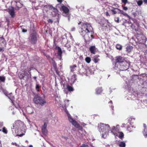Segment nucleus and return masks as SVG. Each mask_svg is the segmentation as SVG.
<instances>
[{
  "instance_id": "obj_49",
  "label": "nucleus",
  "mask_w": 147,
  "mask_h": 147,
  "mask_svg": "<svg viewBox=\"0 0 147 147\" xmlns=\"http://www.w3.org/2000/svg\"><path fill=\"white\" fill-rule=\"evenodd\" d=\"M106 15L107 16H110V15H109V14L108 12H106Z\"/></svg>"
},
{
  "instance_id": "obj_6",
  "label": "nucleus",
  "mask_w": 147,
  "mask_h": 147,
  "mask_svg": "<svg viewBox=\"0 0 147 147\" xmlns=\"http://www.w3.org/2000/svg\"><path fill=\"white\" fill-rule=\"evenodd\" d=\"M130 65L129 62L126 61L121 64L119 67L120 71H123L127 70Z\"/></svg>"
},
{
  "instance_id": "obj_64",
  "label": "nucleus",
  "mask_w": 147,
  "mask_h": 147,
  "mask_svg": "<svg viewBox=\"0 0 147 147\" xmlns=\"http://www.w3.org/2000/svg\"><path fill=\"white\" fill-rule=\"evenodd\" d=\"M1 129H0V131H1Z\"/></svg>"
},
{
  "instance_id": "obj_19",
  "label": "nucleus",
  "mask_w": 147,
  "mask_h": 147,
  "mask_svg": "<svg viewBox=\"0 0 147 147\" xmlns=\"http://www.w3.org/2000/svg\"><path fill=\"white\" fill-rule=\"evenodd\" d=\"M114 9H116L119 11V12L118 13H120L123 15L124 16H126L127 15V14L126 13H125V12H124L123 11L119 9L118 8H114Z\"/></svg>"
},
{
  "instance_id": "obj_58",
  "label": "nucleus",
  "mask_w": 147,
  "mask_h": 147,
  "mask_svg": "<svg viewBox=\"0 0 147 147\" xmlns=\"http://www.w3.org/2000/svg\"><path fill=\"white\" fill-rule=\"evenodd\" d=\"M65 139L66 140H67V137H65Z\"/></svg>"
},
{
  "instance_id": "obj_47",
  "label": "nucleus",
  "mask_w": 147,
  "mask_h": 147,
  "mask_svg": "<svg viewBox=\"0 0 147 147\" xmlns=\"http://www.w3.org/2000/svg\"><path fill=\"white\" fill-rule=\"evenodd\" d=\"M57 1L60 3H61L63 1V0H57Z\"/></svg>"
},
{
  "instance_id": "obj_38",
  "label": "nucleus",
  "mask_w": 147,
  "mask_h": 147,
  "mask_svg": "<svg viewBox=\"0 0 147 147\" xmlns=\"http://www.w3.org/2000/svg\"><path fill=\"white\" fill-rule=\"evenodd\" d=\"M52 10H53V11H54V12H55V13L57 12L58 11L57 9V8H55V9H53Z\"/></svg>"
},
{
  "instance_id": "obj_57",
  "label": "nucleus",
  "mask_w": 147,
  "mask_h": 147,
  "mask_svg": "<svg viewBox=\"0 0 147 147\" xmlns=\"http://www.w3.org/2000/svg\"><path fill=\"white\" fill-rule=\"evenodd\" d=\"M109 103H112V101H110V102H109Z\"/></svg>"
},
{
  "instance_id": "obj_63",
  "label": "nucleus",
  "mask_w": 147,
  "mask_h": 147,
  "mask_svg": "<svg viewBox=\"0 0 147 147\" xmlns=\"http://www.w3.org/2000/svg\"><path fill=\"white\" fill-rule=\"evenodd\" d=\"M30 113V114H31V113Z\"/></svg>"
},
{
  "instance_id": "obj_3",
  "label": "nucleus",
  "mask_w": 147,
  "mask_h": 147,
  "mask_svg": "<svg viewBox=\"0 0 147 147\" xmlns=\"http://www.w3.org/2000/svg\"><path fill=\"white\" fill-rule=\"evenodd\" d=\"M68 117V119L69 121L74 125L76 128H78V130H82L83 129L82 127L80 126L78 123L74 119L71 117V116L68 113H67Z\"/></svg>"
},
{
  "instance_id": "obj_54",
  "label": "nucleus",
  "mask_w": 147,
  "mask_h": 147,
  "mask_svg": "<svg viewBox=\"0 0 147 147\" xmlns=\"http://www.w3.org/2000/svg\"><path fill=\"white\" fill-rule=\"evenodd\" d=\"M29 147H33L32 145H30Z\"/></svg>"
},
{
  "instance_id": "obj_59",
  "label": "nucleus",
  "mask_w": 147,
  "mask_h": 147,
  "mask_svg": "<svg viewBox=\"0 0 147 147\" xmlns=\"http://www.w3.org/2000/svg\"><path fill=\"white\" fill-rule=\"evenodd\" d=\"M1 38L3 39H4V38L3 37H1Z\"/></svg>"
},
{
  "instance_id": "obj_56",
  "label": "nucleus",
  "mask_w": 147,
  "mask_h": 147,
  "mask_svg": "<svg viewBox=\"0 0 147 147\" xmlns=\"http://www.w3.org/2000/svg\"><path fill=\"white\" fill-rule=\"evenodd\" d=\"M81 22H79V23H78V25H80V24H81Z\"/></svg>"
},
{
  "instance_id": "obj_32",
  "label": "nucleus",
  "mask_w": 147,
  "mask_h": 147,
  "mask_svg": "<svg viewBox=\"0 0 147 147\" xmlns=\"http://www.w3.org/2000/svg\"><path fill=\"white\" fill-rule=\"evenodd\" d=\"M27 74H28V73L26 71H24V76L22 75V77H20V79H22L24 78V76L26 75Z\"/></svg>"
},
{
  "instance_id": "obj_60",
  "label": "nucleus",
  "mask_w": 147,
  "mask_h": 147,
  "mask_svg": "<svg viewBox=\"0 0 147 147\" xmlns=\"http://www.w3.org/2000/svg\"><path fill=\"white\" fill-rule=\"evenodd\" d=\"M127 130H128V131H129V132H130V131L129 129H127Z\"/></svg>"
},
{
  "instance_id": "obj_25",
  "label": "nucleus",
  "mask_w": 147,
  "mask_h": 147,
  "mask_svg": "<svg viewBox=\"0 0 147 147\" xmlns=\"http://www.w3.org/2000/svg\"><path fill=\"white\" fill-rule=\"evenodd\" d=\"M85 61L88 63H89L91 61V58L89 57H86L85 59Z\"/></svg>"
},
{
  "instance_id": "obj_52",
  "label": "nucleus",
  "mask_w": 147,
  "mask_h": 147,
  "mask_svg": "<svg viewBox=\"0 0 147 147\" xmlns=\"http://www.w3.org/2000/svg\"><path fill=\"white\" fill-rule=\"evenodd\" d=\"M2 42L5 45V42H4V41H3Z\"/></svg>"
},
{
  "instance_id": "obj_11",
  "label": "nucleus",
  "mask_w": 147,
  "mask_h": 147,
  "mask_svg": "<svg viewBox=\"0 0 147 147\" xmlns=\"http://www.w3.org/2000/svg\"><path fill=\"white\" fill-rule=\"evenodd\" d=\"M47 124L46 123H44V125L42 127V131L43 134L46 135L47 133Z\"/></svg>"
},
{
  "instance_id": "obj_44",
  "label": "nucleus",
  "mask_w": 147,
  "mask_h": 147,
  "mask_svg": "<svg viewBox=\"0 0 147 147\" xmlns=\"http://www.w3.org/2000/svg\"><path fill=\"white\" fill-rule=\"evenodd\" d=\"M31 70H32V68H29L28 69V73L29 74H31L30 71H31Z\"/></svg>"
},
{
  "instance_id": "obj_27",
  "label": "nucleus",
  "mask_w": 147,
  "mask_h": 147,
  "mask_svg": "<svg viewBox=\"0 0 147 147\" xmlns=\"http://www.w3.org/2000/svg\"><path fill=\"white\" fill-rule=\"evenodd\" d=\"M41 86L38 84H37L36 86V89L37 92H39V89L40 88Z\"/></svg>"
},
{
  "instance_id": "obj_26",
  "label": "nucleus",
  "mask_w": 147,
  "mask_h": 147,
  "mask_svg": "<svg viewBox=\"0 0 147 147\" xmlns=\"http://www.w3.org/2000/svg\"><path fill=\"white\" fill-rule=\"evenodd\" d=\"M114 8H115L112 7V9H111L110 10L112 12L113 14H116L117 13V11L115 10L117 9H114Z\"/></svg>"
},
{
  "instance_id": "obj_24",
  "label": "nucleus",
  "mask_w": 147,
  "mask_h": 147,
  "mask_svg": "<svg viewBox=\"0 0 147 147\" xmlns=\"http://www.w3.org/2000/svg\"><path fill=\"white\" fill-rule=\"evenodd\" d=\"M116 48L117 49L121 50L122 49V47L120 45L117 44L116 45Z\"/></svg>"
},
{
  "instance_id": "obj_9",
  "label": "nucleus",
  "mask_w": 147,
  "mask_h": 147,
  "mask_svg": "<svg viewBox=\"0 0 147 147\" xmlns=\"http://www.w3.org/2000/svg\"><path fill=\"white\" fill-rule=\"evenodd\" d=\"M61 8L63 12L66 15L65 16H68L69 11V9L64 5L62 6Z\"/></svg>"
},
{
  "instance_id": "obj_53",
  "label": "nucleus",
  "mask_w": 147,
  "mask_h": 147,
  "mask_svg": "<svg viewBox=\"0 0 147 147\" xmlns=\"http://www.w3.org/2000/svg\"><path fill=\"white\" fill-rule=\"evenodd\" d=\"M9 98L10 99V100H11V101L13 103V101L11 100V98H9Z\"/></svg>"
},
{
  "instance_id": "obj_22",
  "label": "nucleus",
  "mask_w": 147,
  "mask_h": 147,
  "mask_svg": "<svg viewBox=\"0 0 147 147\" xmlns=\"http://www.w3.org/2000/svg\"><path fill=\"white\" fill-rule=\"evenodd\" d=\"M76 67V65H73L70 67L71 71L72 72H73L74 70V69H75Z\"/></svg>"
},
{
  "instance_id": "obj_16",
  "label": "nucleus",
  "mask_w": 147,
  "mask_h": 147,
  "mask_svg": "<svg viewBox=\"0 0 147 147\" xmlns=\"http://www.w3.org/2000/svg\"><path fill=\"white\" fill-rule=\"evenodd\" d=\"M9 13L11 16V18H13L14 17L15 13L14 12V10L13 8L10 10L9 11Z\"/></svg>"
},
{
  "instance_id": "obj_61",
  "label": "nucleus",
  "mask_w": 147,
  "mask_h": 147,
  "mask_svg": "<svg viewBox=\"0 0 147 147\" xmlns=\"http://www.w3.org/2000/svg\"><path fill=\"white\" fill-rule=\"evenodd\" d=\"M103 134H103H103H102V136H103Z\"/></svg>"
},
{
  "instance_id": "obj_41",
  "label": "nucleus",
  "mask_w": 147,
  "mask_h": 147,
  "mask_svg": "<svg viewBox=\"0 0 147 147\" xmlns=\"http://www.w3.org/2000/svg\"><path fill=\"white\" fill-rule=\"evenodd\" d=\"M123 8L124 10H125V11L127 10L128 9V8H127V7H125V6L123 7Z\"/></svg>"
},
{
  "instance_id": "obj_62",
  "label": "nucleus",
  "mask_w": 147,
  "mask_h": 147,
  "mask_svg": "<svg viewBox=\"0 0 147 147\" xmlns=\"http://www.w3.org/2000/svg\"><path fill=\"white\" fill-rule=\"evenodd\" d=\"M137 4H138V1H137Z\"/></svg>"
},
{
  "instance_id": "obj_1",
  "label": "nucleus",
  "mask_w": 147,
  "mask_h": 147,
  "mask_svg": "<svg viewBox=\"0 0 147 147\" xmlns=\"http://www.w3.org/2000/svg\"><path fill=\"white\" fill-rule=\"evenodd\" d=\"M91 28H92V27L89 24L83 23L82 25L80 33L81 35L84 36L86 42H90L91 40L88 35V33L90 32V30Z\"/></svg>"
},
{
  "instance_id": "obj_30",
  "label": "nucleus",
  "mask_w": 147,
  "mask_h": 147,
  "mask_svg": "<svg viewBox=\"0 0 147 147\" xmlns=\"http://www.w3.org/2000/svg\"><path fill=\"white\" fill-rule=\"evenodd\" d=\"M65 47H66L67 48V49L69 51L71 50V46L68 44H66L65 45Z\"/></svg>"
},
{
  "instance_id": "obj_50",
  "label": "nucleus",
  "mask_w": 147,
  "mask_h": 147,
  "mask_svg": "<svg viewBox=\"0 0 147 147\" xmlns=\"http://www.w3.org/2000/svg\"><path fill=\"white\" fill-rule=\"evenodd\" d=\"M33 78L35 80V81H37V77L36 76H34L33 77Z\"/></svg>"
},
{
  "instance_id": "obj_10",
  "label": "nucleus",
  "mask_w": 147,
  "mask_h": 147,
  "mask_svg": "<svg viewBox=\"0 0 147 147\" xmlns=\"http://www.w3.org/2000/svg\"><path fill=\"white\" fill-rule=\"evenodd\" d=\"M140 38H139V43H140L144 44L146 41V38L142 34L140 35Z\"/></svg>"
},
{
  "instance_id": "obj_35",
  "label": "nucleus",
  "mask_w": 147,
  "mask_h": 147,
  "mask_svg": "<svg viewBox=\"0 0 147 147\" xmlns=\"http://www.w3.org/2000/svg\"><path fill=\"white\" fill-rule=\"evenodd\" d=\"M121 1L125 4H126L127 2V0H121Z\"/></svg>"
},
{
  "instance_id": "obj_45",
  "label": "nucleus",
  "mask_w": 147,
  "mask_h": 147,
  "mask_svg": "<svg viewBox=\"0 0 147 147\" xmlns=\"http://www.w3.org/2000/svg\"><path fill=\"white\" fill-rule=\"evenodd\" d=\"M87 146L85 144H83L80 147H85Z\"/></svg>"
},
{
  "instance_id": "obj_14",
  "label": "nucleus",
  "mask_w": 147,
  "mask_h": 147,
  "mask_svg": "<svg viewBox=\"0 0 147 147\" xmlns=\"http://www.w3.org/2000/svg\"><path fill=\"white\" fill-rule=\"evenodd\" d=\"M96 94H100L103 91L102 87H99L96 88L95 90Z\"/></svg>"
},
{
  "instance_id": "obj_46",
  "label": "nucleus",
  "mask_w": 147,
  "mask_h": 147,
  "mask_svg": "<svg viewBox=\"0 0 147 147\" xmlns=\"http://www.w3.org/2000/svg\"><path fill=\"white\" fill-rule=\"evenodd\" d=\"M22 31L24 32H27V30L25 29H22Z\"/></svg>"
},
{
  "instance_id": "obj_23",
  "label": "nucleus",
  "mask_w": 147,
  "mask_h": 147,
  "mask_svg": "<svg viewBox=\"0 0 147 147\" xmlns=\"http://www.w3.org/2000/svg\"><path fill=\"white\" fill-rule=\"evenodd\" d=\"M119 146L120 147H125V142H120L119 145Z\"/></svg>"
},
{
  "instance_id": "obj_42",
  "label": "nucleus",
  "mask_w": 147,
  "mask_h": 147,
  "mask_svg": "<svg viewBox=\"0 0 147 147\" xmlns=\"http://www.w3.org/2000/svg\"><path fill=\"white\" fill-rule=\"evenodd\" d=\"M55 71H56V72L57 74V75H59V71H58V70H57V69H55Z\"/></svg>"
},
{
  "instance_id": "obj_34",
  "label": "nucleus",
  "mask_w": 147,
  "mask_h": 147,
  "mask_svg": "<svg viewBox=\"0 0 147 147\" xmlns=\"http://www.w3.org/2000/svg\"><path fill=\"white\" fill-rule=\"evenodd\" d=\"M49 10H52L53 9H55V7L51 5H50L49 6Z\"/></svg>"
},
{
  "instance_id": "obj_5",
  "label": "nucleus",
  "mask_w": 147,
  "mask_h": 147,
  "mask_svg": "<svg viewBox=\"0 0 147 147\" xmlns=\"http://www.w3.org/2000/svg\"><path fill=\"white\" fill-rule=\"evenodd\" d=\"M29 40L31 44L33 45L36 44L37 40L36 33L34 32H33L30 35L29 37Z\"/></svg>"
},
{
  "instance_id": "obj_36",
  "label": "nucleus",
  "mask_w": 147,
  "mask_h": 147,
  "mask_svg": "<svg viewBox=\"0 0 147 147\" xmlns=\"http://www.w3.org/2000/svg\"><path fill=\"white\" fill-rule=\"evenodd\" d=\"M47 21L49 23H51V24H52L53 23V20L51 19H49Z\"/></svg>"
},
{
  "instance_id": "obj_8",
  "label": "nucleus",
  "mask_w": 147,
  "mask_h": 147,
  "mask_svg": "<svg viewBox=\"0 0 147 147\" xmlns=\"http://www.w3.org/2000/svg\"><path fill=\"white\" fill-rule=\"evenodd\" d=\"M115 61L116 63H120L121 64L122 63L125 61V58L120 56H118L115 57Z\"/></svg>"
},
{
  "instance_id": "obj_7",
  "label": "nucleus",
  "mask_w": 147,
  "mask_h": 147,
  "mask_svg": "<svg viewBox=\"0 0 147 147\" xmlns=\"http://www.w3.org/2000/svg\"><path fill=\"white\" fill-rule=\"evenodd\" d=\"M117 125L116 127L115 126H113L111 129V131L112 133L115 136H117L118 133H119V129L117 127Z\"/></svg>"
},
{
  "instance_id": "obj_20",
  "label": "nucleus",
  "mask_w": 147,
  "mask_h": 147,
  "mask_svg": "<svg viewBox=\"0 0 147 147\" xmlns=\"http://www.w3.org/2000/svg\"><path fill=\"white\" fill-rule=\"evenodd\" d=\"M67 88L69 92L73 91L74 90V89L73 87L69 85L67 86Z\"/></svg>"
},
{
  "instance_id": "obj_12",
  "label": "nucleus",
  "mask_w": 147,
  "mask_h": 147,
  "mask_svg": "<svg viewBox=\"0 0 147 147\" xmlns=\"http://www.w3.org/2000/svg\"><path fill=\"white\" fill-rule=\"evenodd\" d=\"M56 49L57 50V55L58 56H59L61 59L62 57V52L61 50V49L59 47H56Z\"/></svg>"
},
{
  "instance_id": "obj_29",
  "label": "nucleus",
  "mask_w": 147,
  "mask_h": 147,
  "mask_svg": "<svg viewBox=\"0 0 147 147\" xmlns=\"http://www.w3.org/2000/svg\"><path fill=\"white\" fill-rule=\"evenodd\" d=\"M2 131L3 133L5 134H7V131L6 127H5L3 128Z\"/></svg>"
},
{
  "instance_id": "obj_17",
  "label": "nucleus",
  "mask_w": 147,
  "mask_h": 147,
  "mask_svg": "<svg viewBox=\"0 0 147 147\" xmlns=\"http://www.w3.org/2000/svg\"><path fill=\"white\" fill-rule=\"evenodd\" d=\"M99 57V56L98 55H96L94 56L93 59V61L94 62L96 63L98 62V61L100 60L98 58Z\"/></svg>"
},
{
  "instance_id": "obj_2",
  "label": "nucleus",
  "mask_w": 147,
  "mask_h": 147,
  "mask_svg": "<svg viewBox=\"0 0 147 147\" xmlns=\"http://www.w3.org/2000/svg\"><path fill=\"white\" fill-rule=\"evenodd\" d=\"M98 127L99 131L104 132V134H105L107 131H109L110 129L109 125L101 123L98 125Z\"/></svg>"
},
{
  "instance_id": "obj_37",
  "label": "nucleus",
  "mask_w": 147,
  "mask_h": 147,
  "mask_svg": "<svg viewBox=\"0 0 147 147\" xmlns=\"http://www.w3.org/2000/svg\"><path fill=\"white\" fill-rule=\"evenodd\" d=\"M11 144L13 145H15L17 147H18L19 146V145H18L15 142L14 143L12 142L11 143Z\"/></svg>"
},
{
  "instance_id": "obj_40",
  "label": "nucleus",
  "mask_w": 147,
  "mask_h": 147,
  "mask_svg": "<svg viewBox=\"0 0 147 147\" xmlns=\"http://www.w3.org/2000/svg\"><path fill=\"white\" fill-rule=\"evenodd\" d=\"M4 51V47H0V52H3Z\"/></svg>"
},
{
  "instance_id": "obj_13",
  "label": "nucleus",
  "mask_w": 147,
  "mask_h": 147,
  "mask_svg": "<svg viewBox=\"0 0 147 147\" xmlns=\"http://www.w3.org/2000/svg\"><path fill=\"white\" fill-rule=\"evenodd\" d=\"M89 50L91 53L95 54L96 52V48L95 46H91L89 48Z\"/></svg>"
},
{
  "instance_id": "obj_51",
  "label": "nucleus",
  "mask_w": 147,
  "mask_h": 147,
  "mask_svg": "<svg viewBox=\"0 0 147 147\" xmlns=\"http://www.w3.org/2000/svg\"><path fill=\"white\" fill-rule=\"evenodd\" d=\"M91 37H92V38H90V39H91V40H90V41H91V40H92V38H93V35H91Z\"/></svg>"
},
{
  "instance_id": "obj_18",
  "label": "nucleus",
  "mask_w": 147,
  "mask_h": 147,
  "mask_svg": "<svg viewBox=\"0 0 147 147\" xmlns=\"http://www.w3.org/2000/svg\"><path fill=\"white\" fill-rule=\"evenodd\" d=\"M143 125L144 127L143 131L144 135L145 138H146L147 137V130L146 129V126L145 124H144Z\"/></svg>"
},
{
  "instance_id": "obj_31",
  "label": "nucleus",
  "mask_w": 147,
  "mask_h": 147,
  "mask_svg": "<svg viewBox=\"0 0 147 147\" xmlns=\"http://www.w3.org/2000/svg\"><path fill=\"white\" fill-rule=\"evenodd\" d=\"M6 20V22H7V25L8 26H9V20L8 18H5Z\"/></svg>"
},
{
  "instance_id": "obj_39",
  "label": "nucleus",
  "mask_w": 147,
  "mask_h": 147,
  "mask_svg": "<svg viewBox=\"0 0 147 147\" xmlns=\"http://www.w3.org/2000/svg\"><path fill=\"white\" fill-rule=\"evenodd\" d=\"M138 5H141L142 3V1H138Z\"/></svg>"
},
{
  "instance_id": "obj_48",
  "label": "nucleus",
  "mask_w": 147,
  "mask_h": 147,
  "mask_svg": "<svg viewBox=\"0 0 147 147\" xmlns=\"http://www.w3.org/2000/svg\"><path fill=\"white\" fill-rule=\"evenodd\" d=\"M145 4H147V0H143Z\"/></svg>"
},
{
  "instance_id": "obj_43",
  "label": "nucleus",
  "mask_w": 147,
  "mask_h": 147,
  "mask_svg": "<svg viewBox=\"0 0 147 147\" xmlns=\"http://www.w3.org/2000/svg\"><path fill=\"white\" fill-rule=\"evenodd\" d=\"M24 135V134L23 133V134H17V136H18L19 137H22V136H23Z\"/></svg>"
},
{
  "instance_id": "obj_55",
  "label": "nucleus",
  "mask_w": 147,
  "mask_h": 147,
  "mask_svg": "<svg viewBox=\"0 0 147 147\" xmlns=\"http://www.w3.org/2000/svg\"><path fill=\"white\" fill-rule=\"evenodd\" d=\"M75 29V28H72V31H74V30Z\"/></svg>"
},
{
  "instance_id": "obj_15",
  "label": "nucleus",
  "mask_w": 147,
  "mask_h": 147,
  "mask_svg": "<svg viewBox=\"0 0 147 147\" xmlns=\"http://www.w3.org/2000/svg\"><path fill=\"white\" fill-rule=\"evenodd\" d=\"M126 51L128 53H129L133 49V47L132 46L127 45L126 47Z\"/></svg>"
},
{
  "instance_id": "obj_21",
  "label": "nucleus",
  "mask_w": 147,
  "mask_h": 147,
  "mask_svg": "<svg viewBox=\"0 0 147 147\" xmlns=\"http://www.w3.org/2000/svg\"><path fill=\"white\" fill-rule=\"evenodd\" d=\"M119 135L118 137L120 139H122L124 137V134L122 132H119Z\"/></svg>"
},
{
  "instance_id": "obj_33",
  "label": "nucleus",
  "mask_w": 147,
  "mask_h": 147,
  "mask_svg": "<svg viewBox=\"0 0 147 147\" xmlns=\"http://www.w3.org/2000/svg\"><path fill=\"white\" fill-rule=\"evenodd\" d=\"M119 18L118 17L117 18H115V22H116L117 23L119 22Z\"/></svg>"
},
{
  "instance_id": "obj_28",
  "label": "nucleus",
  "mask_w": 147,
  "mask_h": 147,
  "mask_svg": "<svg viewBox=\"0 0 147 147\" xmlns=\"http://www.w3.org/2000/svg\"><path fill=\"white\" fill-rule=\"evenodd\" d=\"M5 80V78L4 76H0V81L2 82H4Z\"/></svg>"
},
{
  "instance_id": "obj_4",
  "label": "nucleus",
  "mask_w": 147,
  "mask_h": 147,
  "mask_svg": "<svg viewBox=\"0 0 147 147\" xmlns=\"http://www.w3.org/2000/svg\"><path fill=\"white\" fill-rule=\"evenodd\" d=\"M33 100L35 103L43 106L46 103L44 99L40 96H36L33 98Z\"/></svg>"
}]
</instances>
